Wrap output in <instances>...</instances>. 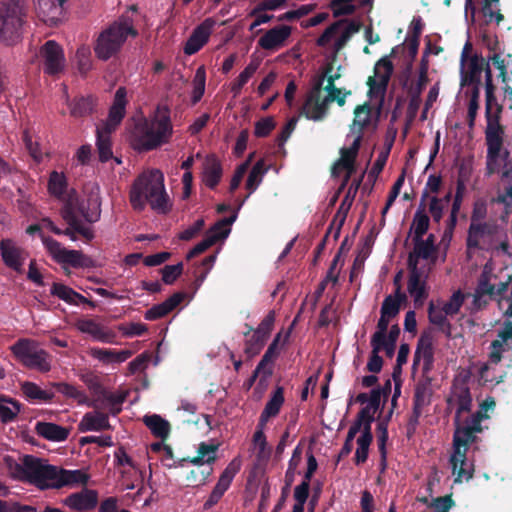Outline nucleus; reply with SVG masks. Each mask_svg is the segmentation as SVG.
I'll return each mask as SVG.
<instances>
[{
    "instance_id": "52",
    "label": "nucleus",
    "mask_w": 512,
    "mask_h": 512,
    "mask_svg": "<svg viewBox=\"0 0 512 512\" xmlns=\"http://www.w3.org/2000/svg\"><path fill=\"white\" fill-rule=\"evenodd\" d=\"M414 240V252L410 256H413V263H418L415 258H422L424 260L429 259L435 250V245L431 241H424L422 238Z\"/></svg>"
},
{
    "instance_id": "26",
    "label": "nucleus",
    "mask_w": 512,
    "mask_h": 512,
    "mask_svg": "<svg viewBox=\"0 0 512 512\" xmlns=\"http://www.w3.org/2000/svg\"><path fill=\"white\" fill-rule=\"evenodd\" d=\"M494 232L495 231L485 223L471 222L467 237L468 248L488 249L486 242L493 236Z\"/></svg>"
},
{
    "instance_id": "27",
    "label": "nucleus",
    "mask_w": 512,
    "mask_h": 512,
    "mask_svg": "<svg viewBox=\"0 0 512 512\" xmlns=\"http://www.w3.org/2000/svg\"><path fill=\"white\" fill-rule=\"evenodd\" d=\"M101 409L84 414L79 422L78 429L81 432L102 431L110 429L109 417Z\"/></svg>"
},
{
    "instance_id": "8",
    "label": "nucleus",
    "mask_w": 512,
    "mask_h": 512,
    "mask_svg": "<svg viewBox=\"0 0 512 512\" xmlns=\"http://www.w3.org/2000/svg\"><path fill=\"white\" fill-rule=\"evenodd\" d=\"M26 10L21 0H0V40L17 43L23 35Z\"/></svg>"
},
{
    "instance_id": "35",
    "label": "nucleus",
    "mask_w": 512,
    "mask_h": 512,
    "mask_svg": "<svg viewBox=\"0 0 512 512\" xmlns=\"http://www.w3.org/2000/svg\"><path fill=\"white\" fill-rule=\"evenodd\" d=\"M50 293L68 304L77 305L79 301L94 306V304L90 302L88 299H86L84 296L77 293L72 288L61 283H54L51 287Z\"/></svg>"
},
{
    "instance_id": "33",
    "label": "nucleus",
    "mask_w": 512,
    "mask_h": 512,
    "mask_svg": "<svg viewBox=\"0 0 512 512\" xmlns=\"http://www.w3.org/2000/svg\"><path fill=\"white\" fill-rule=\"evenodd\" d=\"M434 360L433 346L430 338L421 337L414 354V364L421 365L423 370L431 369Z\"/></svg>"
},
{
    "instance_id": "6",
    "label": "nucleus",
    "mask_w": 512,
    "mask_h": 512,
    "mask_svg": "<svg viewBox=\"0 0 512 512\" xmlns=\"http://www.w3.org/2000/svg\"><path fill=\"white\" fill-rule=\"evenodd\" d=\"M172 134L170 111L166 106H158L151 115L135 123L130 143L135 150L150 151L167 143Z\"/></svg>"
},
{
    "instance_id": "12",
    "label": "nucleus",
    "mask_w": 512,
    "mask_h": 512,
    "mask_svg": "<svg viewBox=\"0 0 512 512\" xmlns=\"http://www.w3.org/2000/svg\"><path fill=\"white\" fill-rule=\"evenodd\" d=\"M42 243L51 257L61 264H69L73 267H92L93 261L78 250H68L51 237H42Z\"/></svg>"
},
{
    "instance_id": "56",
    "label": "nucleus",
    "mask_w": 512,
    "mask_h": 512,
    "mask_svg": "<svg viewBox=\"0 0 512 512\" xmlns=\"http://www.w3.org/2000/svg\"><path fill=\"white\" fill-rule=\"evenodd\" d=\"M479 97L480 89L477 85H473L471 89L467 111L468 126L470 129H473L475 126V120L479 110Z\"/></svg>"
},
{
    "instance_id": "18",
    "label": "nucleus",
    "mask_w": 512,
    "mask_h": 512,
    "mask_svg": "<svg viewBox=\"0 0 512 512\" xmlns=\"http://www.w3.org/2000/svg\"><path fill=\"white\" fill-rule=\"evenodd\" d=\"M291 33L292 29L288 25L275 26L259 38L258 45L267 51H277L285 45Z\"/></svg>"
},
{
    "instance_id": "46",
    "label": "nucleus",
    "mask_w": 512,
    "mask_h": 512,
    "mask_svg": "<svg viewBox=\"0 0 512 512\" xmlns=\"http://www.w3.org/2000/svg\"><path fill=\"white\" fill-rule=\"evenodd\" d=\"M112 131L105 130L102 128H97V141L96 145L99 152V158L101 161L105 162L112 158V149H111V141L110 134Z\"/></svg>"
},
{
    "instance_id": "1",
    "label": "nucleus",
    "mask_w": 512,
    "mask_h": 512,
    "mask_svg": "<svg viewBox=\"0 0 512 512\" xmlns=\"http://www.w3.org/2000/svg\"><path fill=\"white\" fill-rule=\"evenodd\" d=\"M393 73V64L388 57L378 60L374 66V73L368 78V102L359 105L354 110V118L347 140H351L348 147L341 149V157L333 167V175L338 176L345 172L347 181L354 172V161L358 154L361 140L365 131L376 127L380 112L383 108L388 83Z\"/></svg>"
},
{
    "instance_id": "22",
    "label": "nucleus",
    "mask_w": 512,
    "mask_h": 512,
    "mask_svg": "<svg viewBox=\"0 0 512 512\" xmlns=\"http://www.w3.org/2000/svg\"><path fill=\"white\" fill-rule=\"evenodd\" d=\"M213 25L214 21L211 19H206L202 24H200L187 40L184 46V53L192 55L198 52L208 41Z\"/></svg>"
},
{
    "instance_id": "32",
    "label": "nucleus",
    "mask_w": 512,
    "mask_h": 512,
    "mask_svg": "<svg viewBox=\"0 0 512 512\" xmlns=\"http://www.w3.org/2000/svg\"><path fill=\"white\" fill-rule=\"evenodd\" d=\"M37 434L48 441L62 442L69 436V430L51 422H37L35 426Z\"/></svg>"
},
{
    "instance_id": "49",
    "label": "nucleus",
    "mask_w": 512,
    "mask_h": 512,
    "mask_svg": "<svg viewBox=\"0 0 512 512\" xmlns=\"http://www.w3.org/2000/svg\"><path fill=\"white\" fill-rule=\"evenodd\" d=\"M22 391L27 398L41 402H48L54 397L52 392L41 389L33 382H24L22 384Z\"/></svg>"
},
{
    "instance_id": "4",
    "label": "nucleus",
    "mask_w": 512,
    "mask_h": 512,
    "mask_svg": "<svg viewBox=\"0 0 512 512\" xmlns=\"http://www.w3.org/2000/svg\"><path fill=\"white\" fill-rule=\"evenodd\" d=\"M3 463L11 479L32 484L41 490L73 487L86 484L89 479L82 470L63 469L33 455H5Z\"/></svg>"
},
{
    "instance_id": "11",
    "label": "nucleus",
    "mask_w": 512,
    "mask_h": 512,
    "mask_svg": "<svg viewBox=\"0 0 512 512\" xmlns=\"http://www.w3.org/2000/svg\"><path fill=\"white\" fill-rule=\"evenodd\" d=\"M43 72L49 76H58L65 71L66 57L62 46L55 40L46 41L35 54Z\"/></svg>"
},
{
    "instance_id": "59",
    "label": "nucleus",
    "mask_w": 512,
    "mask_h": 512,
    "mask_svg": "<svg viewBox=\"0 0 512 512\" xmlns=\"http://www.w3.org/2000/svg\"><path fill=\"white\" fill-rule=\"evenodd\" d=\"M465 297L466 295L461 290L455 291L446 302L441 303L445 313L449 316L457 314L464 303Z\"/></svg>"
},
{
    "instance_id": "17",
    "label": "nucleus",
    "mask_w": 512,
    "mask_h": 512,
    "mask_svg": "<svg viewBox=\"0 0 512 512\" xmlns=\"http://www.w3.org/2000/svg\"><path fill=\"white\" fill-rule=\"evenodd\" d=\"M493 271L492 264L490 262L486 263L481 278L479 280L478 287L476 288L473 294V304L476 309H479L481 306V298L484 295L489 296H497L502 295L504 292L508 290V283H501L498 290L495 291L494 286L489 283L490 274Z\"/></svg>"
},
{
    "instance_id": "63",
    "label": "nucleus",
    "mask_w": 512,
    "mask_h": 512,
    "mask_svg": "<svg viewBox=\"0 0 512 512\" xmlns=\"http://www.w3.org/2000/svg\"><path fill=\"white\" fill-rule=\"evenodd\" d=\"M371 346H372V353H371L369 361L367 363V369L370 372L378 373L382 369V365H383V360L379 356V353L382 350H384V348H382L379 343H374V342H371Z\"/></svg>"
},
{
    "instance_id": "20",
    "label": "nucleus",
    "mask_w": 512,
    "mask_h": 512,
    "mask_svg": "<svg viewBox=\"0 0 512 512\" xmlns=\"http://www.w3.org/2000/svg\"><path fill=\"white\" fill-rule=\"evenodd\" d=\"M127 91L124 87H119L115 93L113 104L110 108L106 122L100 128L114 131L120 124L126 113Z\"/></svg>"
},
{
    "instance_id": "51",
    "label": "nucleus",
    "mask_w": 512,
    "mask_h": 512,
    "mask_svg": "<svg viewBox=\"0 0 512 512\" xmlns=\"http://www.w3.org/2000/svg\"><path fill=\"white\" fill-rule=\"evenodd\" d=\"M428 228V216L424 213L423 209H418L415 212L413 222L411 225V233L413 234V239L422 238L423 235L427 232Z\"/></svg>"
},
{
    "instance_id": "9",
    "label": "nucleus",
    "mask_w": 512,
    "mask_h": 512,
    "mask_svg": "<svg viewBox=\"0 0 512 512\" xmlns=\"http://www.w3.org/2000/svg\"><path fill=\"white\" fill-rule=\"evenodd\" d=\"M11 351L27 368L42 373L51 370V356L34 340L20 339L11 347Z\"/></svg>"
},
{
    "instance_id": "45",
    "label": "nucleus",
    "mask_w": 512,
    "mask_h": 512,
    "mask_svg": "<svg viewBox=\"0 0 512 512\" xmlns=\"http://www.w3.org/2000/svg\"><path fill=\"white\" fill-rule=\"evenodd\" d=\"M237 215L234 214L230 217H226L215 223L207 232L208 237H212L213 242L216 243L219 240L226 239L230 233V226L236 220Z\"/></svg>"
},
{
    "instance_id": "2",
    "label": "nucleus",
    "mask_w": 512,
    "mask_h": 512,
    "mask_svg": "<svg viewBox=\"0 0 512 512\" xmlns=\"http://www.w3.org/2000/svg\"><path fill=\"white\" fill-rule=\"evenodd\" d=\"M448 404L455 409L456 429L453 436V451L450 465L455 482L468 481L473 477L474 464L467 457L468 446L475 440V433L482 431L481 422L488 418L487 412L493 410L495 401L487 399L481 409L469 418L465 416L470 411L472 398L469 388L463 381H455Z\"/></svg>"
},
{
    "instance_id": "64",
    "label": "nucleus",
    "mask_w": 512,
    "mask_h": 512,
    "mask_svg": "<svg viewBox=\"0 0 512 512\" xmlns=\"http://www.w3.org/2000/svg\"><path fill=\"white\" fill-rule=\"evenodd\" d=\"M118 330L125 337H135L143 335L147 331V326L143 323L131 322L126 324H120L118 326Z\"/></svg>"
},
{
    "instance_id": "21",
    "label": "nucleus",
    "mask_w": 512,
    "mask_h": 512,
    "mask_svg": "<svg viewBox=\"0 0 512 512\" xmlns=\"http://www.w3.org/2000/svg\"><path fill=\"white\" fill-rule=\"evenodd\" d=\"M78 199L69 197L66 205L62 209V216L64 220L78 233L84 236L87 240L94 238V233L90 227L84 226L77 214Z\"/></svg>"
},
{
    "instance_id": "5",
    "label": "nucleus",
    "mask_w": 512,
    "mask_h": 512,
    "mask_svg": "<svg viewBox=\"0 0 512 512\" xmlns=\"http://www.w3.org/2000/svg\"><path fill=\"white\" fill-rule=\"evenodd\" d=\"M130 203L134 210L143 211L147 204L159 214L170 211L172 204L164 185V175L158 169L141 173L130 189Z\"/></svg>"
},
{
    "instance_id": "42",
    "label": "nucleus",
    "mask_w": 512,
    "mask_h": 512,
    "mask_svg": "<svg viewBox=\"0 0 512 512\" xmlns=\"http://www.w3.org/2000/svg\"><path fill=\"white\" fill-rule=\"evenodd\" d=\"M406 300L405 293L401 292V287H397L394 295L387 296L381 306V313L391 318L395 317L399 310L400 304Z\"/></svg>"
},
{
    "instance_id": "48",
    "label": "nucleus",
    "mask_w": 512,
    "mask_h": 512,
    "mask_svg": "<svg viewBox=\"0 0 512 512\" xmlns=\"http://www.w3.org/2000/svg\"><path fill=\"white\" fill-rule=\"evenodd\" d=\"M259 67L257 61H251L244 70L239 74L237 79L231 84V92L234 96H238L243 86L253 77Z\"/></svg>"
},
{
    "instance_id": "31",
    "label": "nucleus",
    "mask_w": 512,
    "mask_h": 512,
    "mask_svg": "<svg viewBox=\"0 0 512 512\" xmlns=\"http://www.w3.org/2000/svg\"><path fill=\"white\" fill-rule=\"evenodd\" d=\"M66 177L63 173L53 171L51 172L48 180V191L54 197L61 199L64 202V206L67 203L69 197L78 199L75 192L66 193Z\"/></svg>"
},
{
    "instance_id": "37",
    "label": "nucleus",
    "mask_w": 512,
    "mask_h": 512,
    "mask_svg": "<svg viewBox=\"0 0 512 512\" xmlns=\"http://www.w3.org/2000/svg\"><path fill=\"white\" fill-rule=\"evenodd\" d=\"M360 29V25L357 22L350 21L344 22L342 27L338 30L337 35L334 38L332 46V54H336L346 45L353 34L357 33Z\"/></svg>"
},
{
    "instance_id": "36",
    "label": "nucleus",
    "mask_w": 512,
    "mask_h": 512,
    "mask_svg": "<svg viewBox=\"0 0 512 512\" xmlns=\"http://www.w3.org/2000/svg\"><path fill=\"white\" fill-rule=\"evenodd\" d=\"M284 403V390L282 387H277L272 393L270 399L265 405L264 410L260 416V423L264 425L269 418L275 417Z\"/></svg>"
},
{
    "instance_id": "62",
    "label": "nucleus",
    "mask_w": 512,
    "mask_h": 512,
    "mask_svg": "<svg viewBox=\"0 0 512 512\" xmlns=\"http://www.w3.org/2000/svg\"><path fill=\"white\" fill-rule=\"evenodd\" d=\"M356 400L361 404H367L378 410L382 400V391H380V388H377L372 389L370 393H360Z\"/></svg>"
},
{
    "instance_id": "30",
    "label": "nucleus",
    "mask_w": 512,
    "mask_h": 512,
    "mask_svg": "<svg viewBox=\"0 0 512 512\" xmlns=\"http://www.w3.org/2000/svg\"><path fill=\"white\" fill-rule=\"evenodd\" d=\"M222 176V167L219 160L209 155L203 163L202 181L209 188H214L220 181Z\"/></svg>"
},
{
    "instance_id": "57",
    "label": "nucleus",
    "mask_w": 512,
    "mask_h": 512,
    "mask_svg": "<svg viewBox=\"0 0 512 512\" xmlns=\"http://www.w3.org/2000/svg\"><path fill=\"white\" fill-rule=\"evenodd\" d=\"M428 316H429L430 322L434 325H437L442 328L445 326H449V324L447 322L448 315L445 313L441 302H438L437 304H434L433 302H431L429 304Z\"/></svg>"
},
{
    "instance_id": "3",
    "label": "nucleus",
    "mask_w": 512,
    "mask_h": 512,
    "mask_svg": "<svg viewBox=\"0 0 512 512\" xmlns=\"http://www.w3.org/2000/svg\"><path fill=\"white\" fill-rule=\"evenodd\" d=\"M498 71V78L507 82V67L505 60L497 53L488 58L485 69V120L484 130L487 146V170L490 174L501 173L502 178L512 181V161L509 152L504 148L505 130L501 125L502 106L494 95L492 70Z\"/></svg>"
},
{
    "instance_id": "34",
    "label": "nucleus",
    "mask_w": 512,
    "mask_h": 512,
    "mask_svg": "<svg viewBox=\"0 0 512 512\" xmlns=\"http://www.w3.org/2000/svg\"><path fill=\"white\" fill-rule=\"evenodd\" d=\"M219 444L215 441L201 442L197 448V456L189 462L196 466L212 464L216 461Z\"/></svg>"
},
{
    "instance_id": "23",
    "label": "nucleus",
    "mask_w": 512,
    "mask_h": 512,
    "mask_svg": "<svg viewBox=\"0 0 512 512\" xmlns=\"http://www.w3.org/2000/svg\"><path fill=\"white\" fill-rule=\"evenodd\" d=\"M131 350H115L110 348L92 347L89 355L103 365L121 364L132 356Z\"/></svg>"
},
{
    "instance_id": "24",
    "label": "nucleus",
    "mask_w": 512,
    "mask_h": 512,
    "mask_svg": "<svg viewBox=\"0 0 512 512\" xmlns=\"http://www.w3.org/2000/svg\"><path fill=\"white\" fill-rule=\"evenodd\" d=\"M77 329L90 335L94 340L102 343H113L115 334L92 319H80L76 323Z\"/></svg>"
},
{
    "instance_id": "58",
    "label": "nucleus",
    "mask_w": 512,
    "mask_h": 512,
    "mask_svg": "<svg viewBox=\"0 0 512 512\" xmlns=\"http://www.w3.org/2000/svg\"><path fill=\"white\" fill-rule=\"evenodd\" d=\"M20 411V405L9 399H0V420L2 422L12 421Z\"/></svg>"
},
{
    "instance_id": "13",
    "label": "nucleus",
    "mask_w": 512,
    "mask_h": 512,
    "mask_svg": "<svg viewBox=\"0 0 512 512\" xmlns=\"http://www.w3.org/2000/svg\"><path fill=\"white\" fill-rule=\"evenodd\" d=\"M427 278L428 269L413 263V256H410L407 291L413 298L416 306L423 305L428 296Z\"/></svg>"
},
{
    "instance_id": "40",
    "label": "nucleus",
    "mask_w": 512,
    "mask_h": 512,
    "mask_svg": "<svg viewBox=\"0 0 512 512\" xmlns=\"http://www.w3.org/2000/svg\"><path fill=\"white\" fill-rule=\"evenodd\" d=\"M431 389L427 383H418L414 392L413 414L417 420L422 414V409L429 404Z\"/></svg>"
},
{
    "instance_id": "43",
    "label": "nucleus",
    "mask_w": 512,
    "mask_h": 512,
    "mask_svg": "<svg viewBox=\"0 0 512 512\" xmlns=\"http://www.w3.org/2000/svg\"><path fill=\"white\" fill-rule=\"evenodd\" d=\"M63 95L66 104L70 107V114L74 117H82L92 111V100L90 98L81 97L70 103L66 86L63 87Z\"/></svg>"
},
{
    "instance_id": "44",
    "label": "nucleus",
    "mask_w": 512,
    "mask_h": 512,
    "mask_svg": "<svg viewBox=\"0 0 512 512\" xmlns=\"http://www.w3.org/2000/svg\"><path fill=\"white\" fill-rule=\"evenodd\" d=\"M53 386L59 393L67 398L75 400L80 405H90V400L84 391L68 383H54Z\"/></svg>"
},
{
    "instance_id": "41",
    "label": "nucleus",
    "mask_w": 512,
    "mask_h": 512,
    "mask_svg": "<svg viewBox=\"0 0 512 512\" xmlns=\"http://www.w3.org/2000/svg\"><path fill=\"white\" fill-rule=\"evenodd\" d=\"M143 422L150 429L153 435L159 437L161 439H165L168 437L170 433V425L168 421L163 419L161 416L154 415H146L143 418Z\"/></svg>"
},
{
    "instance_id": "16",
    "label": "nucleus",
    "mask_w": 512,
    "mask_h": 512,
    "mask_svg": "<svg viewBox=\"0 0 512 512\" xmlns=\"http://www.w3.org/2000/svg\"><path fill=\"white\" fill-rule=\"evenodd\" d=\"M0 254L4 264L17 273L23 272V266L27 260L28 254L21 247L10 239H4L0 242Z\"/></svg>"
},
{
    "instance_id": "15",
    "label": "nucleus",
    "mask_w": 512,
    "mask_h": 512,
    "mask_svg": "<svg viewBox=\"0 0 512 512\" xmlns=\"http://www.w3.org/2000/svg\"><path fill=\"white\" fill-rule=\"evenodd\" d=\"M61 504L72 512L92 511L98 505V492L83 488L63 498Z\"/></svg>"
},
{
    "instance_id": "7",
    "label": "nucleus",
    "mask_w": 512,
    "mask_h": 512,
    "mask_svg": "<svg viewBox=\"0 0 512 512\" xmlns=\"http://www.w3.org/2000/svg\"><path fill=\"white\" fill-rule=\"evenodd\" d=\"M138 34L129 11L105 27L94 41V52L99 60L116 56L128 40Z\"/></svg>"
},
{
    "instance_id": "10",
    "label": "nucleus",
    "mask_w": 512,
    "mask_h": 512,
    "mask_svg": "<svg viewBox=\"0 0 512 512\" xmlns=\"http://www.w3.org/2000/svg\"><path fill=\"white\" fill-rule=\"evenodd\" d=\"M326 75L327 73H324L315 80L302 106V114L309 120L321 121L328 114L329 100L331 98L325 95V91L322 88Z\"/></svg>"
},
{
    "instance_id": "50",
    "label": "nucleus",
    "mask_w": 512,
    "mask_h": 512,
    "mask_svg": "<svg viewBox=\"0 0 512 512\" xmlns=\"http://www.w3.org/2000/svg\"><path fill=\"white\" fill-rule=\"evenodd\" d=\"M372 441V434L368 432V428L363 429L360 436L357 438V449L355 453L356 463H363L368 457L369 446Z\"/></svg>"
},
{
    "instance_id": "53",
    "label": "nucleus",
    "mask_w": 512,
    "mask_h": 512,
    "mask_svg": "<svg viewBox=\"0 0 512 512\" xmlns=\"http://www.w3.org/2000/svg\"><path fill=\"white\" fill-rule=\"evenodd\" d=\"M419 501L427 504L425 512H449L453 506V500L450 496L433 498L430 503L427 498H419Z\"/></svg>"
},
{
    "instance_id": "28",
    "label": "nucleus",
    "mask_w": 512,
    "mask_h": 512,
    "mask_svg": "<svg viewBox=\"0 0 512 512\" xmlns=\"http://www.w3.org/2000/svg\"><path fill=\"white\" fill-rule=\"evenodd\" d=\"M186 294L182 292H177L173 294L171 297L166 299L164 302L154 305L150 309L145 312L144 318L146 320L152 321L164 317L173 309H175L185 298Z\"/></svg>"
},
{
    "instance_id": "60",
    "label": "nucleus",
    "mask_w": 512,
    "mask_h": 512,
    "mask_svg": "<svg viewBox=\"0 0 512 512\" xmlns=\"http://www.w3.org/2000/svg\"><path fill=\"white\" fill-rule=\"evenodd\" d=\"M449 200L450 194L441 199L435 196L430 198L429 212L435 221H439L442 218L443 210L448 205Z\"/></svg>"
},
{
    "instance_id": "61",
    "label": "nucleus",
    "mask_w": 512,
    "mask_h": 512,
    "mask_svg": "<svg viewBox=\"0 0 512 512\" xmlns=\"http://www.w3.org/2000/svg\"><path fill=\"white\" fill-rule=\"evenodd\" d=\"M280 339V334L276 336L273 342L270 344L265 354L263 355L261 361L258 363V370H266L268 367H271V364L274 358L278 355V342Z\"/></svg>"
},
{
    "instance_id": "14",
    "label": "nucleus",
    "mask_w": 512,
    "mask_h": 512,
    "mask_svg": "<svg viewBox=\"0 0 512 512\" xmlns=\"http://www.w3.org/2000/svg\"><path fill=\"white\" fill-rule=\"evenodd\" d=\"M66 0H33L37 18L48 26H56L64 19Z\"/></svg>"
},
{
    "instance_id": "38",
    "label": "nucleus",
    "mask_w": 512,
    "mask_h": 512,
    "mask_svg": "<svg viewBox=\"0 0 512 512\" xmlns=\"http://www.w3.org/2000/svg\"><path fill=\"white\" fill-rule=\"evenodd\" d=\"M267 172L265 168L264 161L259 160L252 167L247 181H246V189L249 191L248 195L240 202L238 209L242 207L244 202L249 198V196L257 190L259 185L262 183V180Z\"/></svg>"
},
{
    "instance_id": "39",
    "label": "nucleus",
    "mask_w": 512,
    "mask_h": 512,
    "mask_svg": "<svg viewBox=\"0 0 512 512\" xmlns=\"http://www.w3.org/2000/svg\"><path fill=\"white\" fill-rule=\"evenodd\" d=\"M73 63L81 75H86L93 65L90 46L81 44L75 52Z\"/></svg>"
},
{
    "instance_id": "47",
    "label": "nucleus",
    "mask_w": 512,
    "mask_h": 512,
    "mask_svg": "<svg viewBox=\"0 0 512 512\" xmlns=\"http://www.w3.org/2000/svg\"><path fill=\"white\" fill-rule=\"evenodd\" d=\"M330 71H331V69H327V71L325 72V73H327L325 78H328V84L323 89V91H325V95L326 96H330V98H331L329 100V105L332 102L336 101L339 106H343L345 104L346 97L350 94V92L343 91L341 89H338V88L334 87V80L338 76L337 75H335V76L330 75L329 74Z\"/></svg>"
},
{
    "instance_id": "29",
    "label": "nucleus",
    "mask_w": 512,
    "mask_h": 512,
    "mask_svg": "<svg viewBox=\"0 0 512 512\" xmlns=\"http://www.w3.org/2000/svg\"><path fill=\"white\" fill-rule=\"evenodd\" d=\"M467 46L468 44H466L462 53L461 64L466 76H469L470 81L479 87L482 71L484 67L486 68L487 61H485V59L481 56L474 55L465 63V49Z\"/></svg>"
},
{
    "instance_id": "19",
    "label": "nucleus",
    "mask_w": 512,
    "mask_h": 512,
    "mask_svg": "<svg viewBox=\"0 0 512 512\" xmlns=\"http://www.w3.org/2000/svg\"><path fill=\"white\" fill-rule=\"evenodd\" d=\"M125 398L126 394L123 392H111L104 388L97 397L90 400L89 407L107 410L110 414L116 415L121 411Z\"/></svg>"
},
{
    "instance_id": "25",
    "label": "nucleus",
    "mask_w": 512,
    "mask_h": 512,
    "mask_svg": "<svg viewBox=\"0 0 512 512\" xmlns=\"http://www.w3.org/2000/svg\"><path fill=\"white\" fill-rule=\"evenodd\" d=\"M78 217H83L87 222L94 223L100 219L101 216V198L99 188L93 189L88 196L87 204L78 201L77 207Z\"/></svg>"
},
{
    "instance_id": "54",
    "label": "nucleus",
    "mask_w": 512,
    "mask_h": 512,
    "mask_svg": "<svg viewBox=\"0 0 512 512\" xmlns=\"http://www.w3.org/2000/svg\"><path fill=\"white\" fill-rule=\"evenodd\" d=\"M481 10L486 22L488 23L496 22L498 24L503 19L499 9V0H483Z\"/></svg>"
},
{
    "instance_id": "55",
    "label": "nucleus",
    "mask_w": 512,
    "mask_h": 512,
    "mask_svg": "<svg viewBox=\"0 0 512 512\" xmlns=\"http://www.w3.org/2000/svg\"><path fill=\"white\" fill-rule=\"evenodd\" d=\"M206 72L203 66L197 68L193 78L192 102L197 103L205 92Z\"/></svg>"
}]
</instances>
